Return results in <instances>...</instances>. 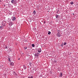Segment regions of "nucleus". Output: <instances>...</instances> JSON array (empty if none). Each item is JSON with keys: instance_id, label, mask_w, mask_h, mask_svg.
Returning a JSON list of instances; mask_svg holds the SVG:
<instances>
[{"instance_id": "f3484780", "label": "nucleus", "mask_w": 78, "mask_h": 78, "mask_svg": "<svg viewBox=\"0 0 78 78\" xmlns=\"http://www.w3.org/2000/svg\"><path fill=\"white\" fill-rule=\"evenodd\" d=\"M32 47H34V44H32Z\"/></svg>"}, {"instance_id": "1a4fd4ad", "label": "nucleus", "mask_w": 78, "mask_h": 78, "mask_svg": "<svg viewBox=\"0 0 78 78\" xmlns=\"http://www.w3.org/2000/svg\"><path fill=\"white\" fill-rule=\"evenodd\" d=\"M3 26H0V29L3 30Z\"/></svg>"}, {"instance_id": "393cba45", "label": "nucleus", "mask_w": 78, "mask_h": 78, "mask_svg": "<svg viewBox=\"0 0 78 78\" xmlns=\"http://www.w3.org/2000/svg\"><path fill=\"white\" fill-rule=\"evenodd\" d=\"M46 22L45 21H44V23H45Z\"/></svg>"}, {"instance_id": "20e7f679", "label": "nucleus", "mask_w": 78, "mask_h": 78, "mask_svg": "<svg viewBox=\"0 0 78 78\" xmlns=\"http://www.w3.org/2000/svg\"><path fill=\"white\" fill-rule=\"evenodd\" d=\"M57 35L58 37H59L61 36V34H60V33H59V32H58L57 34Z\"/></svg>"}, {"instance_id": "c756f323", "label": "nucleus", "mask_w": 78, "mask_h": 78, "mask_svg": "<svg viewBox=\"0 0 78 78\" xmlns=\"http://www.w3.org/2000/svg\"><path fill=\"white\" fill-rule=\"evenodd\" d=\"M20 59V58H19V59H18V60H19Z\"/></svg>"}, {"instance_id": "2eb2a0df", "label": "nucleus", "mask_w": 78, "mask_h": 78, "mask_svg": "<svg viewBox=\"0 0 78 78\" xmlns=\"http://www.w3.org/2000/svg\"><path fill=\"white\" fill-rule=\"evenodd\" d=\"M10 66H13V63L11 62L10 63Z\"/></svg>"}, {"instance_id": "f257e3e1", "label": "nucleus", "mask_w": 78, "mask_h": 78, "mask_svg": "<svg viewBox=\"0 0 78 78\" xmlns=\"http://www.w3.org/2000/svg\"><path fill=\"white\" fill-rule=\"evenodd\" d=\"M6 21H4L2 22L1 25H2V26L4 27L5 26V24H6Z\"/></svg>"}, {"instance_id": "aec40b11", "label": "nucleus", "mask_w": 78, "mask_h": 78, "mask_svg": "<svg viewBox=\"0 0 78 78\" xmlns=\"http://www.w3.org/2000/svg\"><path fill=\"white\" fill-rule=\"evenodd\" d=\"M61 47H63V46H64V45H63V44H61Z\"/></svg>"}, {"instance_id": "4be33fe9", "label": "nucleus", "mask_w": 78, "mask_h": 78, "mask_svg": "<svg viewBox=\"0 0 78 78\" xmlns=\"http://www.w3.org/2000/svg\"><path fill=\"white\" fill-rule=\"evenodd\" d=\"M31 76H28V78H30V77H31Z\"/></svg>"}, {"instance_id": "5701e85b", "label": "nucleus", "mask_w": 78, "mask_h": 78, "mask_svg": "<svg viewBox=\"0 0 78 78\" xmlns=\"http://www.w3.org/2000/svg\"><path fill=\"white\" fill-rule=\"evenodd\" d=\"M29 78H33V76H32L30 77H29Z\"/></svg>"}, {"instance_id": "bb28decb", "label": "nucleus", "mask_w": 78, "mask_h": 78, "mask_svg": "<svg viewBox=\"0 0 78 78\" xmlns=\"http://www.w3.org/2000/svg\"><path fill=\"white\" fill-rule=\"evenodd\" d=\"M25 48V49H27V48Z\"/></svg>"}, {"instance_id": "ddd939ff", "label": "nucleus", "mask_w": 78, "mask_h": 78, "mask_svg": "<svg viewBox=\"0 0 78 78\" xmlns=\"http://www.w3.org/2000/svg\"><path fill=\"white\" fill-rule=\"evenodd\" d=\"M48 34H49V35H50V34H51V32L48 31Z\"/></svg>"}, {"instance_id": "473e14b6", "label": "nucleus", "mask_w": 78, "mask_h": 78, "mask_svg": "<svg viewBox=\"0 0 78 78\" xmlns=\"http://www.w3.org/2000/svg\"><path fill=\"white\" fill-rule=\"evenodd\" d=\"M73 14H74L73 13Z\"/></svg>"}, {"instance_id": "0eeeda50", "label": "nucleus", "mask_w": 78, "mask_h": 78, "mask_svg": "<svg viewBox=\"0 0 78 78\" xmlns=\"http://www.w3.org/2000/svg\"><path fill=\"white\" fill-rule=\"evenodd\" d=\"M38 53H41V49L40 48H39L38 49Z\"/></svg>"}, {"instance_id": "f03ea898", "label": "nucleus", "mask_w": 78, "mask_h": 78, "mask_svg": "<svg viewBox=\"0 0 78 78\" xmlns=\"http://www.w3.org/2000/svg\"><path fill=\"white\" fill-rule=\"evenodd\" d=\"M12 3L13 4H16L17 3V0H12L11 1Z\"/></svg>"}, {"instance_id": "2f4dec72", "label": "nucleus", "mask_w": 78, "mask_h": 78, "mask_svg": "<svg viewBox=\"0 0 78 78\" xmlns=\"http://www.w3.org/2000/svg\"><path fill=\"white\" fill-rule=\"evenodd\" d=\"M31 63H30V65H31Z\"/></svg>"}, {"instance_id": "dca6fc26", "label": "nucleus", "mask_w": 78, "mask_h": 78, "mask_svg": "<svg viewBox=\"0 0 78 78\" xmlns=\"http://www.w3.org/2000/svg\"><path fill=\"white\" fill-rule=\"evenodd\" d=\"M13 73H14V75H16V72H14Z\"/></svg>"}, {"instance_id": "6e6552de", "label": "nucleus", "mask_w": 78, "mask_h": 78, "mask_svg": "<svg viewBox=\"0 0 78 78\" xmlns=\"http://www.w3.org/2000/svg\"><path fill=\"white\" fill-rule=\"evenodd\" d=\"M11 58L10 57H8V60L10 62L11 61Z\"/></svg>"}, {"instance_id": "a211bd4d", "label": "nucleus", "mask_w": 78, "mask_h": 78, "mask_svg": "<svg viewBox=\"0 0 78 78\" xmlns=\"http://www.w3.org/2000/svg\"><path fill=\"white\" fill-rule=\"evenodd\" d=\"M66 44H67V43L66 42H65L64 44H63V45H66Z\"/></svg>"}, {"instance_id": "39448f33", "label": "nucleus", "mask_w": 78, "mask_h": 78, "mask_svg": "<svg viewBox=\"0 0 78 78\" xmlns=\"http://www.w3.org/2000/svg\"><path fill=\"white\" fill-rule=\"evenodd\" d=\"M12 20L14 21V20H16V17L14 16H12Z\"/></svg>"}, {"instance_id": "b1692460", "label": "nucleus", "mask_w": 78, "mask_h": 78, "mask_svg": "<svg viewBox=\"0 0 78 78\" xmlns=\"http://www.w3.org/2000/svg\"><path fill=\"white\" fill-rule=\"evenodd\" d=\"M5 48H7V49H8V47H7V46H6Z\"/></svg>"}, {"instance_id": "c85d7f7f", "label": "nucleus", "mask_w": 78, "mask_h": 78, "mask_svg": "<svg viewBox=\"0 0 78 78\" xmlns=\"http://www.w3.org/2000/svg\"><path fill=\"white\" fill-rule=\"evenodd\" d=\"M2 2V0H0V2Z\"/></svg>"}, {"instance_id": "412c9836", "label": "nucleus", "mask_w": 78, "mask_h": 78, "mask_svg": "<svg viewBox=\"0 0 78 78\" xmlns=\"http://www.w3.org/2000/svg\"><path fill=\"white\" fill-rule=\"evenodd\" d=\"M54 62H55V63H56V62H57V61L56 60L55 61H54Z\"/></svg>"}, {"instance_id": "423d86ee", "label": "nucleus", "mask_w": 78, "mask_h": 78, "mask_svg": "<svg viewBox=\"0 0 78 78\" xmlns=\"http://www.w3.org/2000/svg\"><path fill=\"white\" fill-rule=\"evenodd\" d=\"M9 25H11V26H12V25H13V24L12 23V22L11 21L9 22Z\"/></svg>"}, {"instance_id": "cd10ccee", "label": "nucleus", "mask_w": 78, "mask_h": 78, "mask_svg": "<svg viewBox=\"0 0 78 78\" xmlns=\"http://www.w3.org/2000/svg\"><path fill=\"white\" fill-rule=\"evenodd\" d=\"M59 10H58L57 11V12H59Z\"/></svg>"}, {"instance_id": "9d476101", "label": "nucleus", "mask_w": 78, "mask_h": 78, "mask_svg": "<svg viewBox=\"0 0 78 78\" xmlns=\"http://www.w3.org/2000/svg\"><path fill=\"white\" fill-rule=\"evenodd\" d=\"M23 68H24V69H27V67H26V66H25V65H24L23 66Z\"/></svg>"}, {"instance_id": "a878e982", "label": "nucleus", "mask_w": 78, "mask_h": 78, "mask_svg": "<svg viewBox=\"0 0 78 78\" xmlns=\"http://www.w3.org/2000/svg\"><path fill=\"white\" fill-rule=\"evenodd\" d=\"M56 13L57 14H58V12L57 11Z\"/></svg>"}, {"instance_id": "4468645a", "label": "nucleus", "mask_w": 78, "mask_h": 78, "mask_svg": "<svg viewBox=\"0 0 78 78\" xmlns=\"http://www.w3.org/2000/svg\"><path fill=\"white\" fill-rule=\"evenodd\" d=\"M70 4L71 5H73V4H74V3H73V2H70Z\"/></svg>"}, {"instance_id": "6ab92c4d", "label": "nucleus", "mask_w": 78, "mask_h": 78, "mask_svg": "<svg viewBox=\"0 0 78 78\" xmlns=\"http://www.w3.org/2000/svg\"><path fill=\"white\" fill-rule=\"evenodd\" d=\"M60 75V76H61V77H62V73H61Z\"/></svg>"}, {"instance_id": "f8f14e48", "label": "nucleus", "mask_w": 78, "mask_h": 78, "mask_svg": "<svg viewBox=\"0 0 78 78\" xmlns=\"http://www.w3.org/2000/svg\"><path fill=\"white\" fill-rule=\"evenodd\" d=\"M33 13L35 15L36 14V10H34L33 12Z\"/></svg>"}, {"instance_id": "7c9ffc66", "label": "nucleus", "mask_w": 78, "mask_h": 78, "mask_svg": "<svg viewBox=\"0 0 78 78\" xmlns=\"http://www.w3.org/2000/svg\"><path fill=\"white\" fill-rule=\"evenodd\" d=\"M0 68H1V66H0Z\"/></svg>"}, {"instance_id": "7ed1b4c3", "label": "nucleus", "mask_w": 78, "mask_h": 78, "mask_svg": "<svg viewBox=\"0 0 78 78\" xmlns=\"http://www.w3.org/2000/svg\"><path fill=\"white\" fill-rule=\"evenodd\" d=\"M40 55V53H37L34 54V56L35 57H38Z\"/></svg>"}, {"instance_id": "9b49d317", "label": "nucleus", "mask_w": 78, "mask_h": 78, "mask_svg": "<svg viewBox=\"0 0 78 78\" xmlns=\"http://www.w3.org/2000/svg\"><path fill=\"white\" fill-rule=\"evenodd\" d=\"M59 16L58 15H56V16H55L56 19H58Z\"/></svg>"}]
</instances>
